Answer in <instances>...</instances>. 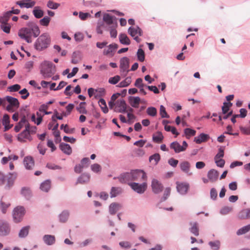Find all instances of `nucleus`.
<instances>
[{"label": "nucleus", "instance_id": "1", "mask_svg": "<svg viewBox=\"0 0 250 250\" xmlns=\"http://www.w3.org/2000/svg\"><path fill=\"white\" fill-rule=\"evenodd\" d=\"M40 34L39 27L33 22L28 23L27 27L21 28L18 32L19 36L28 43L32 42V38H37Z\"/></svg>", "mask_w": 250, "mask_h": 250}, {"label": "nucleus", "instance_id": "2", "mask_svg": "<svg viewBox=\"0 0 250 250\" xmlns=\"http://www.w3.org/2000/svg\"><path fill=\"white\" fill-rule=\"evenodd\" d=\"M147 176L146 173L142 170H134L121 175L119 177L120 182L122 183H132V181L142 182L146 180Z\"/></svg>", "mask_w": 250, "mask_h": 250}, {"label": "nucleus", "instance_id": "3", "mask_svg": "<svg viewBox=\"0 0 250 250\" xmlns=\"http://www.w3.org/2000/svg\"><path fill=\"white\" fill-rule=\"evenodd\" d=\"M51 43V38L47 33H42L36 40L34 43L35 48L39 51H42L50 45Z\"/></svg>", "mask_w": 250, "mask_h": 250}, {"label": "nucleus", "instance_id": "4", "mask_svg": "<svg viewBox=\"0 0 250 250\" xmlns=\"http://www.w3.org/2000/svg\"><path fill=\"white\" fill-rule=\"evenodd\" d=\"M9 176L7 178L3 173L0 172V186L4 185L6 181L7 183L5 186L6 189H9L13 186L17 177L16 174L9 173Z\"/></svg>", "mask_w": 250, "mask_h": 250}, {"label": "nucleus", "instance_id": "5", "mask_svg": "<svg viewBox=\"0 0 250 250\" xmlns=\"http://www.w3.org/2000/svg\"><path fill=\"white\" fill-rule=\"evenodd\" d=\"M41 72L44 78L51 77L54 73L53 63L48 61L43 62L41 64Z\"/></svg>", "mask_w": 250, "mask_h": 250}, {"label": "nucleus", "instance_id": "6", "mask_svg": "<svg viewBox=\"0 0 250 250\" xmlns=\"http://www.w3.org/2000/svg\"><path fill=\"white\" fill-rule=\"evenodd\" d=\"M5 103L7 102L9 104L6 106V109L10 112H14L17 109L20 105V103L17 98L7 96L5 97Z\"/></svg>", "mask_w": 250, "mask_h": 250}, {"label": "nucleus", "instance_id": "7", "mask_svg": "<svg viewBox=\"0 0 250 250\" xmlns=\"http://www.w3.org/2000/svg\"><path fill=\"white\" fill-rule=\"evenodd\" d=\"M25 213L24 208L22 206H18L15 208L13 211V217L15 222H20Z\"/></svg>", "mask_w": 250, "mask_h": 250}, {"label": "nucleus", "instance_id": "8", "mask_svg": "<svg viewBox=\"0 0 250 250\" xmlns=\"http://www.w3.org/2000/svg\"><path fill=\"white\" fill-rule=\"evenodd\" d=\"M128 32L137 42H141L139 36L142 35V30L138 26L130 27L128 29Z\"/></svg>", "mask_w": 250, "mask_h": 250}, {"label": "nucleus", "instance_id": "9", "mask_svg": "<svg viewBox=\"0 0 250 250\" xmlns=\"http://www.w3.org/2000/svg\"><path fill=\"white\" fill-rule=\"evenodd\" d=\"M131 188L138 193H143L147 188V184L146 182H143L141 184L137 183H132L128 184Z\"/></svg>", "mask_w": 250, "mask_h": 250}, {"label": "nucleus", "instance_id": "10", "mask_svg": "<svg viewBox=\"0 0 250 250\" xmlns=\"http://www.w3.org/2000/svg\"><path fill=\"white\" fill-rule=\"evenodd\" d=\"M129 59L127 57H124L120 60V72L122 75L125 77L128 72Z\"/></svg>", "mask_w": 250, "mask_h": 250}, {"label": "nucleus", "instance_id": "11", "mask_svg": "<svg viewBox=\"0 0 250 250\" xmlns=\"http://www.w3.org/2000/svg\"><path fill=\"white\" fill-rule=\"evenodd\" d=\"M114 111L119 113L126 112L127 104L124 99L118 100L115 103Z\"/></svg>", "mask_w": 250, "mask_h": 250}, {"label": "nucleus", "instance_id": "12", "mask_svg": "<svg viewBox=\"0 0 250 250\" xmlns=\"http://www.w3.org/2000/svg\"><path fill=\"white\" fill-rule=\"evenodd\" d=\"M29 124H25V129L21 133L19 134L18 136V140L21 142H25V139H28L31 141V138L29 132Z\"/></svg>", "mask_w": 250, "mask_h": 250}, {"label": "nucleus", "instance_id": "13", "mask_svg": "<svg viewBox=\"0 0 250 250\" xmlns=\"http://www.w3.org/2000/svg\"><path fill=\"white\" fill-rule=\"evenodd\" d=\"M11 228L6 221H0V236H5L9 234Z\"/></svg>", "mask_w": 250, "mask_h": 250}, {"label": "nucleus", "instance_id": "14", "mask_svg": "<svg viewBox=\"0 0 250 250\" xmlns=\"http://www.w3.org/2000/svg\"><path fill=\"white\" fill-rule=\"evenodd\" d=\"M151 188L152 191L155 193L161 192L163 189L162 184L157 179H153L151 182Z\"/></svg>", "mask_w": 250, "mask_h": 250}, {"label": "nucleus", "instance_id": "15", "mask_svg": "<svg viewBox=\"0 0 250 250\" xmlns=\"http://www.w3.org/2000/svg\"><path fill=\"white\" fill-rule=\"evenodd\" d=\"M16 4L21 8H29L33 7L36 4V1L34 0H22L17 1Z\"/></svg>", "mask_w": 250, "mask_h": 250}, {"label": "nucleus", "instance_id": "16", "mask_svg": "<svg viewBox=\"0 0 250 250\" xmlns=\"http://www.w3.org/2000/svg\"><path fill=\"white\" fill-rule=\"evenodd\" d=\"M176 188L177 191L181 194H185L188 188L189 184L186 183L176 182Z\"/></svg>", "mask_w": 250, "mask_h": 250}, {"label": "nucleus", "instance_id": "17", "mask_svg": "<svg viewBox=\"0 0 250 250\" xmlns=\"http://www.w3.org/2000/svg\"><path fill=\"white\" fill-rule=\"evenodd\" d=\"M23 164L26 169H31L34 166V159L31 156H27L24 159Z\"/></svg>", "mask_w": 250, "mask_h": 250}, {"label": "nucleus", "instance_id": "18", "mask_svg": "<svg viewBox=\"0 0 250 250\" xmlns=\"http://www.w3.org/2000/svg\"><path fill=\"white\" fill-rule=\"evenodd\" d=\"M189 225L190 226V231L195 236H198L199 235L198 223L197 222H191L189 223Z\"/></svg>", "mask_w": 250, "mask_h": 250}, {"label": "nucleus", "instance_id": "19", "mask_svg": "<svg viewBox=\"0 0 250 250\" xmlns=\"http://www.w3.org/2000/svg\"><path fill=\"white\" fill-rule=\"evenodd\" d=\"M218 172L214 169L210 170L208 173V177L209 181L211 182H214L216 181L218 179Z\"/></svg>", "mask_w": 250, "mask_h": 250}, {"label": "nucleus", "instance_id": "20", "mask_svg": "<svg viewBox=\"0 0 250 250\" xmlns=\"http://www.w3.org/2000/svg\"><path fill=\"white\" fill-rule=\"evenodd\" d=\"M2 124L4 126V131H7L12 127V125H10V117L8 114H4L2 118Z\"/></svg>", "mask_w": 250, "mask_h": 250}, {"label": "nucleus", "instance_id": "21", "mask_svg": "<svg viewBox=\"0 0 250 250\" xmlns=\"http://www.w3.org/2000/svg\"><path fill=\"white\" fill-rule=\"evenodd\" d=\"M128 101L132 107L138 108L139 107L141 99L139 97H130Z\"/></svg>", "mask_w": 250, "mask_h": 250}, {"label": "nucleus", "instance_id": "22", "mask_svg": "<svg viewBox=\"0 0 250 250\" xmlns=\"http://www.w3.org/2000/svg\"><path fill=\"white\" fill-rule=\"evenodd\" d=\"M121 208V205L117 203H112L109 208V211L111 214H115Z\"/></svg>", "mask_w": 250, "mask_h": 250}, {"label": "nucleus", "instance_id": "23", "mask_svg": "<svg viewBox=\"0 0 250 250\" xmlns=\"http://www.w3.org/2000/svg\"><path fill=\"white\" fill-rule=\"evenodd\" d=\"M180 167L181 169L186 173L188 174V175H191L192 173L189 172L190 169V164L188 161H184L180 163Z\"/></svg>", "mask_w": 250, "mask_h": 250}, {"label": "nucleus", "instance_id": "24", "mask_svg": "<svg viewBox=\"0 0 250 250\" xmlns=\"http://www.w3.org/2000/svg\"><path fill=\"white\" fill-rule=\"evenodd\" d=\"M28 123L25 116H23L20 121V122L15 127L14 130L16 132H19L23 126H25V124Z\"/></svg>", "mask_w": 250, "mask_h": 250}, {"label": "nucleus", "instance_id": "25", "mask_svg": "<svg viewBox=\"0 0 250 250\" xmlns=\"http://www.w3.org/2000/svg\"><path fill=\"white\" fill-rule=\"evenodd\" d=\"M170 147L171 149H173L175 152L177 153L183 151V149L181 146L176 141L171 143L170 145Z\"/></svg>", "mask_w": 250, "mask_h": 250}, {"label": "nucleus", "instance_id": "26", "mask_svg": "<svg viewBox=\"0 0 250 250\" xmlns=\"http://www.w3.org/2000/svg\"><path fill=\"white\" fill-rule=\"evenodd\" d=\"M209 138L207 134L204 133L200 134L198 136L194 138V141L198 144H200L203 142L206 141Z\"/></svg>", "mask_w": 250, "mask_h": 250}, {"label": "nucleus", "instance_id": "27", "mask_svg": "<svg viewBox=\"0 0 250 250\" xmlns=\"http://www.w3.org/2000/svg\"><path fill=\"white\" fill-rule=\"evenodd\" d=\"M114 17L109 14H104L103 16V21L108 25H115L113 21Z\"/></svg>", "mask_w": 250, "mask_h": 250}, {"label": "nucleus", "instance_id": "28", "mask_svg": "<svg viewBox=\"0 0 250 250\" xmlns=\"http://www.w3.org/2000/svg\"><path fill=\"white\" fill-rule=\"evenodd\" d=\"M51 188V181L49 180H47L42 183L40 185V189L44 192H48Z\"/></svg>", "mask_w": 250, "mask_h": 250}, {"label": "nucleus", "instance_id": "29", "mask_svg": "<svg viewBox=\"0 0 250 250\" xmlns=\"http://www.w3.org/2000/svg\"><path fill=\"white\" fill-rule=\"evenodd\" d=\"M61 149L65 154L69 155L72 152V149L70 145L65 143H62L60 145Z\"/></svg>", "mask_w": 250, "mask_h": 250}, {"label": "nucleus", "instance_id": "30", "mask_svg": "<svg viewBox=\"0 0 250 250\" xmlns=\"http://www.w3.org/2000/svg\"><path fill=\"white\" fill-rule=\"evenodd\" d=\"M119 40L122 44L129 45L130 43V41L127 35L125 33H122L119 35Z\"/></svg>", "mask_w": 250, "mask_h": 250}, {"label": "nucleus", "instance_id": "31", "mask_svg": "<svg viewBox=\"0 0 250 250\" xmlns=\"http://www.w3.org/2000/svg\"><path fill=\"white\" fill-rule=\"evenodd\" d=\"M44 242L48 245H53L55 242V237L53 235H45L43 237Z\"/></svg>", "mask_w": 250, "mask_h": 250}, {"label": "nucleus", "instance_id": "32", "mask_svg": "<svg viewBox=\"0 0 250 250\" xmlns=\"http://www.w3.org/2000/svg\"><path fill=\"white\" fill-rule=\"evenodd\" d=\"M164 139V136L161 132H157L153 135V141L157 143H160L162 142Z\"/></svg>", "mask_w": 250, "mask_h": 250}, {"label": "nucleus", "instance_id": "33", "mask_svg": "<svg viewBox=\"0 0 250 250\" xmlns=\"http://www.w3.org/2000/svg\"><path fill=\"white\" fill-rule=\"evenodd\" d=\"M90 176L88 174H83L78 179L77 183L84 184L88 182L90 180Z\"/></svg>", "mask_w": 250, "mask_h": 250}, {"label": "nucleus", "instance_id": "34", "mask_svg": "<svg viewBox=\"0 0 250 250\" xmlns=\"http://www.w3.org/2000/svg\"><path fill=\"white\" fill-rule=\"evenodd\" d=\"M239 218L241 219H245L250 218V209L247 208L242 210L239 214Z\"/></svg>", "mask_w": 250, "mask_h": 250}, {"label": "nucleus", "instance_id": "35", "mask_svg": "<svg viewBox=\"0 0 250 250\" xmlns=\"http://www.w3.org/2000/svg\"><path fill=\"white\" fill-rule=\"evenodd\" d=\"M29 229V226L23 227L19 232V236L20 238H24L26 237L28 234Z\"/></svg>", "mask_w": 250, "mask_h": 250}, {"label": "nucleus", "instance_id": "36", "mask_svg": "<svg viewBox=\"0 0 250 250\" xmlns=\"http://www.w3.org/2000/svg\"><path fill=\"white\" fill-rule=\"evenodd\" d=\"M196 131L191 128H187L184 129V134L187 139H189L191 136L196 134Z\"/></svg>", "mask_w": 250, "mask_h": 250}, {"label": "nucleus", "instance_id": "37", "mask_svg": "<svg viewBox=\"0 0 250 250\" xmlns=\"http://www.w3.org/2000/svg\"><path fill=\"white\" fill-rule=\"evenodd\" d=\"M122 192V189L120 188L112 187L110 191V196L111 198L115 197Z\"/></svg>", "mask_w": 250, "mask_h": 250}, {"label": "nucleus", "instance_id": "38", "mask_svg": "<svg viewBox=\"0 0 250 250\" xmlns=\"http://www.w3.org/2000/svg\"><path fill=\"white\" fill-rule=\"evenodd\" d=\"M39 8V7H36L33 11L34 16L38 19L42 18L43 15V11Z\"/></svg>", "mask_w": 250, "mask_h": 250}, {"label": "nucleus", "instance_id": "39", "mask_svg": "<svg viewBox=\"0 0 250 250\" xmlns=\"http://www.w3.org/2000/svg\"><path fill=\"white\" fill-rule=\"evenodd\" d=\"M81 60L79 53L78 52H74L72 56L71 62L73 64H77Z\"/></svg>", "mask_w": 250, "mask_h": 250}, {"label": "nucleus", "instance_id": "40", "mask_svg": "<svg viewBox=\"0 0 250 250\" xmlns=\"http://www.w3.org/2000/svg\"><path fill=\"white\" fill-rule=\"evenodd\" d=\"M131 83V77H128L125 80L122 81L119 83L118 86L120 87H124L129 85Z\"/></svg>", "mask_w": 250, "mask_h": 250}, {"label": "nucleus", "instance_id": "41", "mask_svg": "<svg viewBox=\"0 0 250 250\" xmlns=\"http://www.w3.org/2000/svg\"><path fill=\"white\" fill-rule=\"evenodd\" d=\"M69 216V213L68 211H63L62 212V213L60 215V221L64 223L65 222Z\"/></svg>", "mask_w": 250, "mask_h": 250}, {"label": "nucleus", "instance_id": "42", "mask_svg": "<svg viewBox=\"0 0 250 250\" xmlns=\"http://www.w3.org/2000/svg\"><path fill=\"white\" fill-rule=\"evenodd\" d=\"M250 230V224L244 226L242 228L239 229L237 231V234L238 235L245 234Z\"/></svg>", "mask_w": 250, "mask_h": 250}, {"label": "nucleus", "instance_id": "43", "mask_svg": "<svg viewBox=\"0 0 250 250\" xmlns=\"http://www.w3.org/2000/svg\"><path fill=\"white\" fill-rule=\"evenodd\" d=\"M10 204L9 203H5L1 199L0 203V208L3 213H5L6 209L10 206Z\"/></svg>", "mask_w": 250, "mask_h": 250}, {"label": "nucleus", "instance_id": "44", "mask_svg": "<svg viewBox=\"0 0 250 250\" xmlns=\"http://www.w3.org/2000/svg\"><path fill=\"white\" fill-rule=\"evenodd\" d=\"M85 102H81L79 106L77 107V110L80 113L82 114H86L87 113V110L85 108Z\"/></svg>", "mask_w": 250, "mask_h": 250}, {"label": "nucleus", "instance_id": "45", "mask_svg": "<svg viewBox=\"0 0 250 250\" xmlns=\"http://www.w3.org/2000/svg\"><path fill=\"white\" fill-rule=\"evenodd\" d=\"M137 56L138 58V60L143 62L145 60V52L143 51L142 49L139 48L138 50L137 53Z\"/></svg>", "mask_w": 250, "mask_h": 250}, {"label": "nucleus", "instance_id": "46", "mask_svg": "<svg viewBox=\"0 0 250 250\" xmlns=\"http://www.w3.org/2000/svg\"><path fill=\"white\" fill-rule=\"evenodd\" d=\"M160 159V155L158 153H155L151 155L149 157V161L150 162L154 161L155 165H156Z\"/></svg>", "mask_w": 250, "mask_h": 250}, {"label": "nucleus", "instance_id": "47", "mask_svg": "<svg viewBox=\"0 0 250 250\" xmlns=\"http://www.w3.org/2000/svg\"><path fill=\"white\" fill-rule=\"evenodd\" d=\"M147 114L152 117H154L157 115V109L154 107H149L146 109Z\"/></svg>", "mask_w": 250, "mask_h": 250}, {"label": "nucleus", "instance_id": "48", "mask_svg": "<svg viewBox=\"0 0 250 250\" xmlns=\"http://www.w3.org/2000/svg\"><path fill=\"white\" fill-rule=\"evenodd\" d=\"M209 245L213 250H218L220 247V242L218 241H210L209 242Z\"/></svg>", "mask_w": 250, "mask_h": 250}, {"label": "nucleus", "instance_id": "49", "mask_svg": "<svg viewBox=\"0 0 250 250\" xmlns=\"http://www.w3.org/2000/svg\"><path fill=\"white\" fill-rule=\"evenodd\" d=\"M47 6L50 9H56L60 6V4L54 2L53 1L50 0L48 1Z\"/></svg>", "mask_w": 250, "mask_h": 250}, {"label": "nucleus", "instance_id": "50", "mask_svg": "<svg viewBox=\"0 0 250 250\" xmlns=\"http://www.w3.org/2000/svg\"><path fill=\"white\" fill-rule=\"evenodd\" d=\"M21 193L26 198H29L31 196V191L28 188H23L21 189Z\"/></svg>", "mask_w": 250, "mask_h": 250}, {"label": "nucleus", "instance_id": "51", "mask_svg": "<svg viewBox=\"0 0 250 250\" xmlns=\"http://www.w3.org/2000/svg\"><path fill=\"white\" fill-rule=\"evenodd\" d=\"M120 77L118 75H116L113 77L110 78L108 82L111 84H115L120 81Z\"/></svg>", "mask_w": 250, "mask_h": 250}, {"label": "nucleus", "instance_id": "52", "mask_svg": "<svg viewBox=\"0 0 250 250\" xmlns=\"http://www.w3.org/2000/svg\"><path fill=\"white\" fill-rule=\"evenodd\" d=\"M116 26H117V23H115V25H112L111 27V29H110V36L112 38H116L117 37V30L115 29Z\"/></svg>", "mask_w": 250, "mask_h": 250}, {"label": "nucleus", "instance_id": "53", "mask_svg": "<svg viewBox=\"0 0 250 250\" xmlns=\"http://www.w3.org/2000/svg\"><path fill=\"white\" fill-rule=\"evenodd\" d=\"M160 114L162 118H169V116L166 111L165 107L162 105L160 106Z\"/></svg>", "mask_w": 250, "mask_h": 250}, {"label": "nucleus", "instance_id": "54", "mask_svg": "<svg viewBox=\"0 0 250 250\" xmlns=\"http://www.w3.org/2000/svg\"><path fill=\"white\" fill-rule=\"evenodd\" d=\"M19 93L22 95L21 97L22 99L24 100L26 99L29 96V93L28 92L26 88H23V89L20 91Z\"/></svg>", "mask_w": 250, "mask_h": 250}, {"label": "nucleus", "instance_id": "55", "mask_svg": "<svg viewBox=\"0 0 250 250\" xmlns=\"http://www.w3.org/2000/svg\"><path fill=\"white\" fill-rule=\"evenodd\" d=\"M21 88V86L18 84H15L8 87V90L10 92H16Z\"/></svg>", "mask_w": 250, "mask_h": 250}, {"label": "nucleus", "instance_id": "56", "mask_svg": "<svg viewBox=\"0 0 250 250\" xmlns=\"http://www.w3.org/2000/svg\"><path fill=\"white\" fill-rule=\"evenodd\" d=\"M232 210V208L230 207H225L221 209L220 213L222 214L226 215L231 212Z\"/></svg>", "mask_w": 250, "mask_h": 250}, {"label": "nucleus", "instance_id": "57", "mask_svg": "<svg viewBox=\"0 0 250 250\" xmlns=\"http://www.w3.org/2000/svg\"><path fill=\"white\" fill-rule=\"evenodd\" d=\"M50 19L47 16L44 17L43 19L40 20V23L43 26H47L50 22Z\"/></svg>", "mask_w": 250, "mask_h": 250}, {"label": "nucleus", "instance_id": "58", "mask_svg": "<svg viewBox=\"0 0 250 250\" xmlns=\"http://www.w3.org/2000/svg\"><path fill=\"white\" fill-rule=\"evenodd\" d=\"M91 169L95 172H98L101 170V167L98 164H94L91 166Z\"/></svg>", "mask_w": 250, "mask_h": 250}, {"label": "nucleus", "instance_id": "59", "mask_svg": "<svg viewBox=\"0 0 250 250\" xmlns=\"http://www.w3.org/2000/svg\"><path fill=\"white\" fill-rule=\"evenodd\" d=\"M216 165L220 167H223L225 164V161L222 159H214Z\"/></svg>", "mask_w": 250, "mask_h": 250}, {"label": "nucleus", "instance_id": "60", "mask_svg": "<svg viewBox=\"0 0 250 250\" xmlns=\"http://www.w3.org/2000/svg\"><path fill=\"white\" fill-rule=\"evenodd\" d=\"M224 155V149L222 148V147H220L219 149V151H218V153L215 156L214 159H222V158L223 157Z\"/></svg>", "mask_w": 250, "mask_h": 250}, {"label": "nucleus", "instance_id": "61", "mask_svg": "<svg viewBox=\"0 0 250 250\" xmlns=\"http://www.w3.org/2000/svg\"><path fill=\"white\" fill-rule=\"evenodd\" d=\"M135 86L138 88H142L144 84L143 83V80L141 78H138L135 83Z\"/></svg>", "mask_w": 250, "mask_h": 250}, {"label": "nucleus", "instance_id": "62", "mask_svg": "<svg viewBox=\"0 0 250 250\" xmlns=\"http://www.w3.org/2000/svg\"><path fill=\"white\" fill-rule=\"evenodd\" d=\"M1 29L5 33H9L10 31V26L7 24H3L0 25Z\"/></svg>", "mask_w": 250, "mask_h": 250}, {"label": "nucleus", "instance_id": "63", "mask_svg": "<svg viewBox=\"0 0 250 250\" xmlns=\"http://www.w3.org/2000/svg\"><path fill=\"white\" fill-rule=\"evenodd\" d=\"M168 163L172 167H175L177 166L178 161L177 160L174 159L173 158L169 159L168 161Z\"/></svg>", "mask_w": 250, "mask_h": 250}, {"label": "nucleus", "instance_id": "64", "mask_svg": "<svg viewBox=\"0 0 250 250\" xmlns=\"http://www.w3.org/2000/svg\"><path fill=\"white\" fill-rule=\"evenodd\" d=\"M240 129L243 134L245 135H250V127H245L243 126H240Z\"/></svg>", "mask_w": 250, "mask_h": 250}]
</instances>
